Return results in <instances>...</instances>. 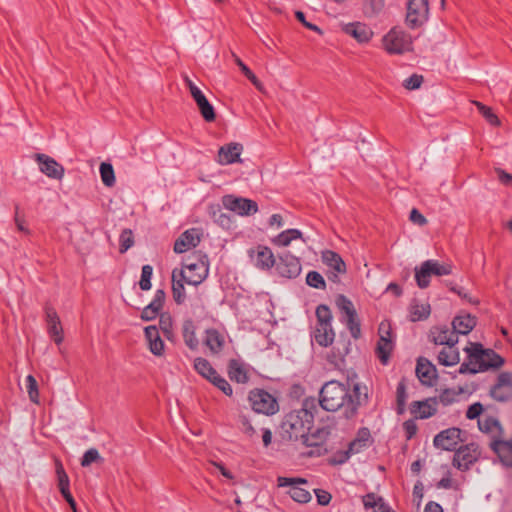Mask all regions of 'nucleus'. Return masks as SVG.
I'll list each match as a JSON object with an SVG mask.
<instances>
[{
  "instance_id": "obj_9",
  "label": "nucleus",
  "mask_w": 512,
  "mask_h": 512,
  "mask_svg": "<svg viewBox=\"0 0 512 512\" xmlns=\"http://www.w3.org/2000/svg\"><path fill=\"white\" fill-rule=\"evenodd\" d=\"M274 266L277 274L286 279H295L302 271L300 259L289 251L278 254Z\"/></svg>"
},
{
  "instance_id": "obj_14",
  "label": "nucleus",
  "mask_w": 512,
  "mask_h": 512,
  "mask_svg": "<svg viewBox=\"0 0 512 512\" xmlns=\"http://www.w3.org/2000/svg\"><path fill=\"white\" fill-rule=\"evenodd\" d=\"M463 433L464 432L458 427L442 430L434 437V446L446 451H455L457 445L460 442H464V439L461 437Z\"/></svg>"
},
{
  "instance_id": "obj_49",
  "label": "nucleus",
  "mask_w": 512,
  "mask_h": 512,
  "mask_svg": "<svg viewBox=\"0 0 512 512\" xmlns=\"http://www.w3.org/2000/svg\"><path fill=\"white\" fill-rule=\"evenodd\" d=\"M479 113L486 119V121L492 126H499L500 120L498 116L492 111V109L481 102H474Z\"/></svg>"
},
{
  "instance_id": "obj_25",
  "label": "nucleus",
  "mask_w": 512,
  "mask_h": 512,
  "mask_svg": "<svg viewBox=\"0 0 512 512\" xmlns=\"http://www.w3.org/2000/svg\"><path fill=\"white\" fill-rule=\"evenodd\" d=\"M477 318L469 313H461L456 315L452 320V328L451 331L455 333V336L458 335H467L469 334L476 326Z\"/></svg>"
},
{
  "instance_id": "obj_7",
  "label": "nucleus",
  "mask_w": 512,
  "mask_h": 512,
  "mask_svg": "<svg viewBox=\"0 0 512 512\" xmlns=\"http://www.w3.org/2000/svg\"><path fill=\"white\" fill-rule=\"evenodd\" d=\"M384 49L389 54H403L413 49V41L409 34L392 28L382 39Z\"/></svg>"
},
{
  "instance_id": "obj_62",
  "label": "nucleus",
  "mask_w": 512,
  "mask_h": 512,
  "mask_svg": "<svg viewBox=\"0 0 512 512\" xmlns=\"http://www.w3.org/2000/svg\"><path fill=\"white\" fill-rule=\"evenodd\" d=\"M47 331L56 344H61L63 342L64 335L61 322H59V324H51L47 326Z\"/></svg>"
},
{
  "instance_id": "obj_27",
  "label": "nucleus",
  "mask_w": 512,
  "mask_h": 512,
  "mask_svg": "<svg viewBox=\"0 0 512 512\" xmlns=\"http://www.w3.org/2000/svg\"><path fill=\"white\" fill-rule=\"evenodd\" d=\"M394 344L391 340V331L386 332V336L380 335L375 348V355L382 365H388Z\"/></svg>"
},
{
  "instance_id": "obj_64",
  "label": "nucleus",
  "mask_w": 512,
  "mask_h": 512,
  "mask_svg": "<svg viewBox=\"0 0 512 512\" xmlns=\"http://www.w3.org/2000/svg\"><path fill=\"white\" fill-rule=\"evenodd\" d=\"M418 26L422 25L429 18V2L430 0H418Z\"/></svg>"
},
{
  "instance_id": "obj_18",
  "label": "nucleus",
  "mask_w": 512,
  "mask_h": 512,
  "mask_svg": "<svg viewBox=\"0 0 512 512\" xmlns=\"http://www.w3.org/2000/svg\"><path fill=\"white\" fill-rule=\"evenodd\" d=\"M202 234L197 228L184 231L174 242L173 250L176 254H182L191 248H195L201 241Z\"/></svg>"
},
{
  "instance_id": "obj_5",
  "label": "nucleus",
  "mask_w": 512,
  "mask_h": 512,
  "mask_svg": "<svg viewBox=\"0 0 512 512\" xmlns=\"http://www.w3.org/2000/svg\"><path fill=\"white\" fill-rule=\"evenodd\" d=\"M315 315L317 325L313 333L315 342L321 347L332 345L335 339V332L332 328L333 315L331 309L326 304H319L316 307Z\"/></svg>"
},
{
  "instance_id": "obj_53",
  "label": "nucleus",
  "mask_w": 512,
  "mask_h": 512,
  "mask_svg": "<svg viewBox=\"0 0 512 512\" xmlns=\"http://www.w3.org/2000/svg\"><path fill=\"white\" fill-rule=\"evenodd\" d=\"M153 275V267L150 264H145L141 269V277L139 287L143 291H148L152 287L151 278Z\"/></svg>"
},
{
  "instance_id": "obj_22",
  "label": "nucleus",
  "mask_w": 512,
  "mask_h": 512,
  "mask_svg": "<svg viewBox=\"0 0 512 512\" xmlns=\"http://www.w3.org/2000/svg\"><path fill=\"white\" fill-rule=\"evenodd\" d=\"M166 300V292L164 289H157L153 300L142 309L140 318L143 321H152L161 313Z\"/></svg>"
},
{
  "instance_id": "obj_6",
  "label": "nucleus",
  "mask_w": 512,
  "mask_h": 512,
  "mask_svg": "<svg viewBox=\"0 0 512 512\" xmlns=\"http://www.w3.org/2000/svg\"><path fill=\"white\" fill-rule=\"evenodd\" d=\"M248 401L252 410L258 414L272 416L279 411L277 398L262 388H254L249 391Z\"/></svg>"
},
{
  "instance_id": "obj_38",
  "label": "nucleus",
  "mask_w": 512,
  "mask_h": 512,
  "mask_svg": "<svg viewBox=\"0 0 512 512\" xmlns=\"http://www.w3.org/2000/svg\"><path fill=\"white\" fill-rule=\"evenodd\" d=\"M209 216L213 219V221L218 224L220 227L229 229L231 226V217L222 211V208L219 204H212L208 207Z\"/></svg>"
},
{
  "instance_id": "obj_13",
  "label": "nucleus",
  "mask_w": 512,
  "mask_h": 512,
  "mask_svg": "<svg viewBox=\"0 0 512 512\" xmlns=\"http://www.w3.org/2000/svg\"><path fill=\"white\" fill-rule=\"evenodd\" d=\"M489 395L497 402H508L512 399V373L503 371L498 374L496 383L490 388Z\"/></svg>"
},
{
  "instance_id": "obj_15",
  "label": "nucleus",
  "mask_w": 512,
  "mask_h": 512,
  "mask_svg": "<svg viewBox=\"0 0 512 512\" xmlns=\"http://www.w3.org/2000/svg\"><path fill=\"white\" fill-rule=\"evenodd\" d=\"M34 160L37 162L40 172L48 178L61 180L64 177L65 168L51 156L44 153H36Z\"/></svg>"
},
{
  "instance_id": "obj_40",
  "label": "nucleus",
  "mask_w": 512,
  "mask_h": 512,
  "mask_svg": "<svg viewBox=\"0 0 512 512\" xmlns=\"http://www.w3.org/2000/svg\"><path fill=\"white\" fill-rule=\"evenodd\" d=\"M55 473L57 477V486L60 494L70 491V479L66 473L64 466L59 459H55Z\"/></svg>"
},
{
  "instance_id": "obj_37",
  "label": "nucleus",
  "mask_w": 512,
  "mask_h": 512,
  "mask_svg": "<svg viewBox=\"0 0 512 512\" xmlns=\"http://www.w3.org/2000/svg\"><path fill=\"white\" fill-rule=\"evenodd\" d=\"M159 330L162 331L164 337L171 343L175 344L177 337L173 330V318L170 313L165 312L159 317Z\"/></svg>"
},
{
  "instance_id": "obj_52",
  "label": "nucleus",
  "mask_w": 512,
  "mask_h": 512,
  "mask_svg": "<svg viewBox=\"0 0 512 512\" xmlns=\"http://www.w3.org/2000/svg\"><path fill=\"white\" fill-rule=\"evenodd\" d=\"M351 455H353V452H350L349 447L346 450H338L327 459V463L330 466L343 465L349 460Z\"/></svg>"
},
{
  "instance_id": "obj_12",
  "label": "nucleus",
  "mask_w": 512,
  "mask_h": 512,
  "mask_svg": "<svg viewBox=\"0 0 512 512\" xmlns=\"http://www.w3.org/2000/svg\"><path fill=\"white\" fill-rule=\"evenodd\" d=\"M222 204L226 209L240 216H250L258 212L256 201L232 194L224 195L222 197Z\"/></svg>"
},
{
  "instance_id": "obj_43",
  "label": "nucleus",
  "mask_w": 512,
  "mask_h": 512,
  "mask_svg": "<svg viewBox=\"0 0 512 512\" xmlns=\"http://www.w3.org/2000/svg\"><path fill=\"white\" fill-rule=\"evenodd\" d=\"M438 401L436 397L418 401V419H427L437 411Z\"/></svg>"
},
{
  "instance_id": "obj_58",
  "label": "nucleus",
  "mask_w": 512,
  "mask_h": 512,
  "mask_svg": "<svg viewBox=\"0 0 512 512\" xmlns=\"http://www.w3.org/2000/svg\"><path fill=\"white\" fill-rule=\"evenodd\" d=\"M463 392L462 388H459L458 391L455 389L447 388L443 390L439 396L440 402L444 406L451 405L452 403L457 401V397Z\"/></svg>"
},
{
  "instance_id": "obj_30",
  "label": "nucleus",
  "mask_w": 512,
  "mask_h": 512,
  "mask_svg": "<svg viewBox=\"0 0 512 512\" xmlns=\"http://www.w3.org/2000/svg\"><path fill=\"white\" fill-rule=\"evenodd\" d=\"M373 443L369 428L361 427L356 433V437L348 444L350 452L357 454L368 448Z\"/></svg>"
},
{
  "instance_id": "obj_1",
  "label": "nucleus",
  "mask_w": 512,
  "mask_h": 512,
  "mask_svg": "<svg viewBox=\"0 0 512 512\" xmlns=\"http://www.w3.org/2000/svg\"><path fill=\"white\" fill-rule=\"evenodd\" d=\"M357 374L347 378L346 383L338 380L325 382L319 391V405L328 412H336L341 419L351 421L357 418L359 409L369 403L368 387L355 382Z\"/></svg>"
},
{
  "instance_id": "obj_39",
  "label": "nucleus",
  "mask_w": 512,
  "mask_h": 512,
  "mask_svg": "<svg viewBox=\"0 0 512 512\" xmlns=\"http://www.w3.org/2000/svg\"><path fill=\"white\" fill-rule=\"evenodd\" d=\"M296 239H303V233L299 229L290 228L279 233L272 242L277 246L285 247Z\"/></svg>"
},
{
  "instance_id": "obj_50",
  "label": "nucleus",
  "mask_w": 512,
  "mask_h": 512,
  "mask_svg": "<svg viewBox=\"0 0 512 512\" xmlns=\"http://www.w3.org/2000/svg\"><path fill=\"white\" fill-rule=\"evenodd\" d=\"M342 322L346 324V327L354 339L361 337V323L357 313L356 316L342 318Z\"/></svg>"
},
{
  "instance_id": "obj_55",
  "label": "nucleus",
  "mask_w": 512,
  "mask_h": 512,
  "mask_svg": "<svg viewBox=\"0 0 512 512\" xmlns=\"http://www.w3.org/2000/svg\"><path fill=\"white\" fill-rule=\"evenodd\" d=\"M26 388L29 395V399L31 402L38 404L39 403V390L38 383L33 375H28L26 377Z\"/></svg>"
},
{
  "instance_id": "obj_33",
  "label": "nucleus",
  "mask_w": 512,
  "mask_h": 512,
  "mask_svg": "<svg viewBox=\"0 0 512 512\" xmlns=\"http://www.w3.org/2000/svg\"><path fill=\"white\" fill-rule=\"evenodd\" d=\"M322 262L332 270L345 274L347 271L346 263L341 255L333 250H325L322 252Z\"/></svg>"
},
{
  "instance_id": "obj_44",
  "label": "nucleus",
  "mask_w": 512,
  "mask_h": 512,
  "mask_svg": "<svg viewBox=\"0 0 512 512\" xmlns=\"http://www.w3.org/2000/svg\"><path fill=\"white\" fill-rule=\"evenodd\" d=\"M196 104H197V107L199 109L201 116L203 117V119L206 122L211 123V122L215 121L216 111H215L213 105L206 98V96L204 98H202L201 100H199L198 102H196Z\"/></svg>"
},
{
  "instance_id": "obj_51",
  "label": "nucleus",
  "mask_w": 512,
  "mask_h": 512,
  "mask_svg": "<svg viewBox=\"0 0 512 512\" xmlns=\"http://www.w3.org/2000/svg\"><path fill=\"white\" fill-rule=\"evenodd\" d=\"M306 284L315 289H326V281L324 277L315 270L309 271L306 275Z\"/></svg>"
},
{
  "instance_id": "obj_29",
  "label": "nucleus",
  "mask_w": 512,
  "mask_h": 512,
  "mask_svg": "<svg viewBox=\"0 0 512 512\" xmlns=\"http://www.w3.org/2000/svg\"><path fill=\"white\" fill-rule=\"evenodd\" d=\"M227 373L230 380L240 384L249 381V374L246 364L237 359H230L227 365Z\"/></svg>"
},
{
  "instance_id": "obj_41",
  "label": "nucleus",
  "mask_w": 512,
  "mask_h": 512,
  "mask_svg": "<svg viewBox=\"0 0 512 512\" xmlns=\"http://www.w3.org/2000/svg\"><path fill=\"white\" fill-rule=\"evenodd\" d=\"M194 369L199 375L208 381L218 373L211 363L203 357H197L194 360Z\"/></svg>"
},
{
  "instance_id": "obj_47",
  "label": "nucleus",
  "mask_w": 512,
  "mask_h": 512,
  "mask_svg": "<svg viewBox=\"0 0 512 512\" xmlns=\"http://www.w3.org/2000/svg\"><path fill=\"white\" fill-rule=\"evenodd\" d=\"M336 305L343 314V318H347L349 316H356L357 312L354 308L352 301L344 294L337 295Z\"/></svg>"
},
{
  "instance_id": "obj_21",
  "label": "nucleus",
  "mask_w": 512,
  "mask_h": 512,
  "mask_svg": "<svg viewBox=\"0 0 512 512\" xmlns=\"http://www.w3.org/2000/svg\"><path fill=\"white\" fill-rule=\"evenodd\" d=\"M418 381L427 387H433L438 381L436 366L425 357H418Z\"/></svg>"
},
{
  "instance_id": "obj_3",
  "label": "nucleus",
  "mask_w": 512,
  "mask_h": 512,
  "mask_svg": "<svg viewBox=\"0 0 512 512\" xmlns=\"http://www.w3.org/2000/svg\"><path fill=\"white\" fill-rule=\"evenodd\" d=\"M465 361L458 369L459 374H477L502 367L505 359L491 348H484L480 342L469 341L463 349Z\"/></svg>"
},
{
  "instance_id": "obj_42",
  "label": "nucleus",
  "mask_w": 512,
  "mask_h": 512,
  "mask_svg": "<svg viewBox=\"0 0 512 512\" xmlns=\"http://www.w3.org/2000/svg\"><path fill=\"white\" fill-rule=\"evenodd\" d=\"M408 398L406 379L402 378L396 388V413L403 415L406 411V401Z\"/></svg>"
},
{
  "instance_id": "obj_45",
  "label": "nucleus",
  "mask_w": 512,
  "mask_h": 512,
  "mask_svg": "<svg viewBox=\"0 0 512 512\" xmlns=\"http://www.w3.org/2000/svg\"><path fill=\"white\" fill-rule=\"evenodd\" d=\"M102 183L106 187H113L116 182L114 168L111 163L102 162L99 167Z\"/></svg>"
},
{
  "instance_id": "obj_4",
  "label": "nucleus",
  "mask_w": 512,
  "mask_h": 512,
  "mask_svg": "<svg viewBox=\"0 0 512 512\" xmlns=\"http://www.w3.org/2000/svg\"><path fill=\"white\" fill-rule=\"evenodd\" d=\"M181 269L186 272L187 285L198 286L209 275V258L200 250L193 251L183 259Z\"/></svg>"
},
{
  "instance_id": "obj_19",
  "label": "nucleus",
  "mask_w": 512,
  "mask_h": 512,
  "mask_svg": "<svg viewBox=\"0 0 512 512\" xmlns=\"http://www.w3.org/2000/svg\"><path fill=\"white\" fill-rule=\"evenodd\" d=\"M243 151V145L238 142H231L221 146L218 150L217 162L220 165H229L241 163L240 158Z\"/></svg>"
},
{
  "instance_id": "obj_23",
  "label": "nucleus",
  "mask_w": 512,
  "mask_h": 512,
  "mask_svg": "<svg viewBox=\"0 0 512 512\" xmlns=\"http://www.w3.org/2000/svg\"><path fill=\"white\" fill-rule=\"evenodd\" d=\"M144 337L149 351L157 356H163L165 353V343L162 340L159 328L156 325H149L144 328Z\"/></svg>"
},
{
  "instance_id": "obj_59",
  "label": "nucleus",
  "mask_w": 512,
  "mask_h": 512,
  "mask_svg": "<svg viewBox=\"0 0 512 512\" xmlns=\"http://www.w3.org/2000/svg\"><path fill=\"white\" fill-rule=\"evenodd\" d=\"M14 222L16 224L18 231L23 232L26 235L31 234L30 229L26 226L25 216L20 213L19 204L14 205Z\"/></svg>"
},
{
  "instance_id": "obj_2",
  "label": "nucleus",
  "mask_w": 512,
  "mask_h": 512,
  "mask_svg": "<svg viewBox=\"0 0 512 512\" xmlns=\"http://www.w3.org/2000/svg\"><path fill=\"white\" fill-rule=\"evenodd\" d=\"M314 401L313 398L305 399L301 409L293 410L284 416L279 428V436L283 442L308 441L314 419L310 408L315 409Z\"/></svg>"
},
{
  "instance_id": "obj_31",
  "label": "nucleus",
  "mask_w": 512,
  "mask_h": 512,
  "mask_svg": "<svg viewBox=\"0 0 512 512\" xmlns=\"http://www.w3.org/2000/svg\"><path fill=\"white\" fill-rule=\"evenodd\" d=\"M491 449L498 455L503 465L512 468V439L494 440Z\"/></svg>"
},
{
  "instance_id": "obj_34",
  "label": "nucleus",
  "mask_w": 512,
  "mask_h": 512,
  "mask_svg": "<svg viewBox=\"0 0 512 512\" xmlns=\"http://www.w3.org/2000/svg\"><path fill=\"white\" fill-rule=\"evenodd\" d=\"M362 502L366 510L371 509L373 512H391V508L385 502L384 498L375 493H367L364 495Z\"/></svg>"
},
{
  "instance_id": "obj_28",
  "label": "nucleus",
  "mask_w": 512,
  "mask_h": 512,
  "mask_svg": "<svg viewBox=\"0 0 512 512\" xmlns=\"http://www.w3.org/2000/svg\"><path fill=\"white\" fill-rule=\"evenodd\" d=\"M456 344L457 343L450 342L448 345H444L441 348L437 355V360L440 365L451 367L460 362V352Z\"/></svg>"
},
{
  "instance_id": "obj_24",
  "label": "nucleus",
  "mask_w": 512,
  "mask_h": 512,
  "mask_svg": "<svg viewBox=\"0 0 512 512\" xmlns=\"http://www.w3.org/2000/svg\"><path fill=\"white\" fill-rule=\"evenodd\" d=\"M342 30L361 44L368 43L373 36L371 28L362 22H351L345 24Z\"/></svg>"
},
{
  "instance_id": "obj_17",
  "label": "nucleus",
  "mask_w": 512,
  "mask_h": 512,
  "mask_svg": "<svg viewBox=\"0 0 512 512\" xmlns=\"http://www.w3.org/2000/svg\"><path fill=\"white\" fill-rule=\"evenodd\" d=\"M248 255L255 265L260 270H270L276 263V257L268 246L257 245L255 248L248 250Z\"/></svg>"
},
{
  "instance_id": "obj_36",
  "label": "nucleus",
  "mask_w": 512,
  "mask_h": 512,
  "mask_svg": "<svg viewBox=\"0 0 512 512\" xmlns=\"http://www.w3.org/2000/svg\"><path fill=\"white\" fill-rule=\"evenodd\" d=\"M205 333L206 337L204 344L214 354L221 352L225 343L223 335H221L220 332L215 328H209L205 331Z\"/></svg>"
},
{
  "instance_id": "obj_16",
  "label": "nucleus",
  "mask_w": 512,
  "mask_h": 512,
  "mask_svg": "<svg viewBox=\"0 0 512 512\" xmlns=\"http://www.w3.org/2000/svg\"><path fill=\"white\" fill-rule=\"evenodd\" d=\"M330 435V430L327 427L316 429L315 432L308 434V441L302 443L306 447L313 448L307 453L309 457H320L326 455L329 450L325 447L324 443Z\"/></svg>"
},
{
  "instance_id": "obj_11",
  "label": "nucleus",
  "mask_w": 512,
  "mask_h": 512,
  "mask_svg": "<svg viewBox=\"0 0 512 512\" xmlns=\"http://www.w3.org/2000/svg\"><path fill=\"white\" fill-rule=\"evenodd\" d=\"M479 455L478 444L469 443L455 450L452 464L460 471H467L478 460Z\"/></svg>"
},
{
  "instance_id": "obj_57",
  "label": "nucleus",
  "mask_w": 512,
  "mask_h": 512,
  "mask_svg": "<svg viewBox=\"0 0 512 512\" xmlns=\"http://www.w3.org/2000/svg\"><path fill=\"white\" fill-rule=\"evenodd\" d=\"M209 382L213 384L215 387H217L220 391H222L226 396H232L233 389L231 385L224 377H222L218 373L217 375H214Z\"/></svg>"
},
{
  "instance_id": "obj_20",
  "label": "nucleus",
  "mask_w": 512,
  "mask_h": 512,
  "mask_svg": "<svg viewBox=\"0 0 512 512\" xmlns=\"http://www.w3.org/2000/svg\"><path fill=\"white\" fill-rule=\"evenodd\" d=\"M186 272L184 269L174 268L171 275V291L173 300L177 305H182L186 301L185 284H187Z\"/></svg>"
},
{
  "instance_id": "obj_35",
  "label": "nucleus",
  "mask_w": 512,
  "mask_h": 512,
  "mask_svg": "<svg viewBox=\"0 0 512 512\" xmlns=\"http://www.w3.org/2000/svg\"><path fill=\"white\" fill-rule=\"evenodd\" d=\"M351 342L348 340L343 344V348L334 347L327 355V361L337 369H341L345 366V357L350 352Z\"/></svg>"
},
{
  "instance_id": "obj_54",
  "label": "nucleus",
  "mask_w": 512,
  "mask_h": 512,
  "mask_svg": "<svg viewBox=\"0 0 512 512\" xmlns=\"http://www.w3.org/2000/svg\"><path fill=\"white\" fill-rule=\"evenodd\" d=\"M134 245V236L131 229L122 230L119 236V252L125 253Z\"/></svg>"
},
{
  "instance_id": "obj_26",
  "label": "nucleus",
  "mask_w": 512,
  "mask_h": 512,
  "mask_svg": "<svg viewBox=\"0 0 512 512\" xmlns=\"http://www.w3.org/2000/svg\"><path fill=\"white\" fill-rule=\"evenodd\" d=\"M429 339L436 345H448L450 342L458 343V337L446 325L434 326L429 333Z\"/></svg>"
},
{
  "instance_id": "obj_60",
  "label": "nucleus",
  "mask_w": 512,
  "mask_h": 512,
  "mask_svg": "<svg viewBox=\"0 0 512 512\" xmlns=\"http://www.w3.org/2000/svg\"><path fill=\"white\" fill-rule=\"evenodd\" d=\"M101 459V456L96 448H90L84 452L80 464L82 467H88L92 463L97 462Z\"/></svg>"
},
{
  "instance_id": "obj_10",
  "label": "nucleus",
  "mask_w": 512,
  "mask_h": 512,
  "mask_svg": "<svg viewBox=\"0 0 512 512\" xmlns=\"http://www.w3.org/2000/svg\"><path fill=\"white\" fill-rule=\"evenodd\" d=\"M279 487H289L288 494L290 497L298 503L305 504L311 500L310 492L303 488L302 485H307L308 481L304 478L296 477H283L277 478Z\"/></svg>"
},
{
  "instance_id": "obj_32",
  "label": "nucleus",
  "mask_w": 512,
  "mask_h": 512,
  "mask_svg": "<svg viewBox=\"0 0 512 512\" xmlns=\"http://www.w3.org/2000/svg\"><path fill=\"white\" fill-rule=\"evenodd\" d=\"M181 332L185 345L192 351L197 350L199 341L196 337V325L191 318L183 321Z\"/></svg>"
},
{
  "instance_id": "obj_61",
  "label": "nucleus",
  "mask_w": 512,
  "mask_h": 512,
  "mask_svg": "<svg viewBox=\"0 0 512 512\" xmlns=\"http://www.w3.org/2000/svg\"><path fill=\"white\" fill-rule=\"evenodd\" d=\"M478 427L480 431L489 433L492 432L495 427L500 428V423L496 418L492 416H487L482 420H478Z\"/></svg>"
},
{
  "instance_id": "obj_48",
  "label": "nucleus",
  "mask_w": 512,
  "mask_h": 512,
  "mask_svg": "<svg viewBox=\"0 0 512 512\" xmlns=\"http://www.w3.org/2000/svg\"><path fill=\"white\" fill-rule=\"evenodd\" d=\"M384 8V0H364L363 12L367 17L378 15Z\"/></svg>"
},
{
  "instance_id": "obj_63",
  "label": "nucleus",
  "mask_w": 512,
  "mask_h": 512,
  "mask_svg": "<svg viewBox=\"0 0 512 512\" xmlns=\"http://www.w3.org/2000/svg\"><path fill=\"white\" fill-rule=\"evenodd\" d=\"M295 18L305 28H307V29H309L311 31H314V32L318 33L319 35L323 34V31H322V29L319 26H317L316 24H313V23H311V22L306 20L305 13L303 11H300V10L295 11Z\"/></svg>"
},
{
  "instance_id": "obj_46",
  "label": "nucleus",
  "mask_w": 512,
  "mask_h": 512,
  "mask_svg": "<svg viewBox=\"0 0 512 512\" xmlns=\"http://www.w3.org/2000/svg\"><path fill=\"white\" fill-rule=\"evenodd\" d=\"M409 411L412 417L403 423L407 440L412 439L416 435V401H412L409 404Z\"/></svg>"
},
{
  "instance_id": "obj_56",
  "label": "nucleus",
  "mask_w": 512,
  "mask_h": 512,
  "mask_svg": "<svg viewBox=\"0 0 512 512\" xmlns=\"http://www.w3.org/2000/svg\"><path fill=\"white\" fill-rule=\"evenodd\" d=\"M236 64L245 77H247V79H249L252 84L260 90L262 88V83L253 71L240 58H236Z\"/></svg>"
},
{
  "instance_id": "obj_8",
  "label": "nucleus",
  "mask_w": 512,
  "mask_h": 512,
  "mask_svg": "<svg viewBox=\"0 0 512 512\" xmlns=\"http://www.w3.org/2000/svg\"><path fill=\"white\" fill-rule=\"evenodd\" d=\"M451 265L441 264L438 260H426L418 268V288L424 289L430 285V278L434 276L449 275Z\"/></svg>"
}]
</instances>
